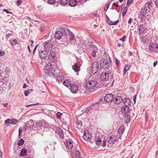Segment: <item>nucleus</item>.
<instances>
[{
	"mask_svg": "<svg viewBox=\"0 0 158 158\" xmlns=\"http://www.w3.org/2000/svg\"><path fill=\"white\" fill-rule=\"evenodd\" d=\"M45 28L44 27H42L41 28V30L42 32H43L44 31Z\"/></svg>",
	"mask_w": 158,
	"mask_h": 158,
	"instance_id": "63",
	"label": "nucleus"
},
{
	"mask_svg": "<svg viewBox=\"0 0 158 158\" xmlns=\"http://www.w3.org/2000/svg\"><path fill=\"white\" fill-rule=\"evenodd\" d=\"M80 157V153L79 151H76L75 154L76 158H79Z\"/></svg>",
	"mask_w": 158,
	"mask_h": 158,
	"instance_id": "44",
	"label": "nucleus"
},
{
	"mask_svg": "<svg viewBox=\"0 0 158 158\" xmlns=\"http://www.w3.org/2000/svg\"><path fill=\"white\" fill-rule=\"evenodd\" d=\"M111 73V71L109 70L108 72L103 73L100 76L101 79L103 81H105L108 79L109 74Z\"/></svg>",
	"mask_w": 158,
	"mask_h": 158,
	"instance_id": "6",
	"label": "nucleus"
},
{
	"mask_svg": "<svg viewBox=\"0 0 158 158\" xmlns=\"http://www.w3.org/2000/svg\"><path fill=\"white\" fill-rule=\"evenodd\" d=\"M5 54L4 52L3 51H0V56H3Z\"/></svg>",
	"mask_w": 158,
	"mask_h": 158,
	"instance_id": "59",
	"label": "nucleus"
},
{
	"mask_svg": "<svg viewBox=\"0 0 158 158\" xmlns=\"http://www.w3.org/2000/svg\"><path fill=\"white\" fill-rule=\"evenodd\" d=\"M127 10V7H126L123 10L122 12V16H124L126 14Z\"/></svg>",
	"mask_w": 158,
	"mask_h": 158,
	"instance_id": "42",
	"label": "nucleus"
},
{
	"mask_svg": "<svg viewBox=\"0 0 158 158\" xmlns=\"http://www.w3.org/2000/svg\"><path fill=\"white\" fill-rule=\"evenodd\" d=\"M126 38L125 35H124L122 38L120 39V40L123 41V42L125 41V39Z\"/></svg>",
	"mask_w": 158,
	"mask_h": 158,
	"instance_id": "58",
	"label": "nucleus"
},
{
	"mask_svg": "<svg viewBox=\"0 0 158 158\" xmlns=\"http://www.w3.org/2000/svg\"><path fill=\"white\" fill-rule=\"evenodd\" d=\"M110 4H106V6H105L104 8V10L105 11H106L107 9H108L109 6Z\"/></svg>",
	"mask_w": 158,
	"mask_h": 158,
	"instance_id": "51",
	"label": "nucleus"
},
{
	"mask_svg": "<svg viewBox=\"0 0 158 158\" xmlns=\"http://www.w3.org/2000/svg\"><path fill=\"white\" fill-rule=\"evenodd\" d=\"M123 127H121L118 130V133L119 135H122L124 132Z\"/></svg>",
	"mask_w": 158,
	"mask_h": 158,
	"instance_id": "36",
	"label": "nucleus"
},
{
	"mask_svg": "<svg viewBox=\"0 0 158 158\" xmlns=\"http://www.w3.org/2000/svg\"><path fill=\"white\" fill-rule=\"evenodd\" d=\"M156 44L153 43L150 44L149 47V49L152 52H156Z\"/></svg>",
	"mask_w": 158,
	"mask_h": 158,
	"instance_id": "22",
	"label": "nucleus"
},
{
	"mask_svg": "<svg viewBox=\"0 0 158 158\" xmlns=\"http://www.w3.org/2000/svg\"><path fill=\"white\" fill-rule=\"evenodd\" d=\"M75 125L78 129L82 127V122L81 121L79 120L78 118L76 119V121L75 123Z\"/></svg>",
	"mask_w": 158,
	"mask_h": 158,
	"instance_id": "20",
	"label": "nucleus"
},
{
	"mask_svg": "<svg viewBox=\"0 0 158 158\" xmlns=\"http://www.w3.org/2000/svg\"><path fill=\"white\" fill-rule=\"evenodd\" d=\"M100 65L103 69H107L110 67V61L107 59H102L100 60Z\"/></svg>",
	"mask_w": 158,
	"mask_h": 158,
	"instance_id": "3",
	"label": "nucleus"
},
{
	"mask_svg": "<svg viewBox=\"0 0 158 158\" xmlns=\"http://www.w3.org/2000/svg\"><path fill=\"white\" fill-rule=\"evenodd\" d=\"M99 64L97 61H95L92 64L91 67V73L95 74L99 69Z\"/></svg>",
	"mask_w": 158,
	"mask_h": 158,
	"instance_id": "4",
	"label": "nucleus"
},
{
	"mask_svg": "<svg viewBox=\"0 0 158 158\" xmlns=\"http://www.w3.org/2000/svg\"><path fill=\"white\" fill-rule=\"evenodd\" d=\"M39 103H36L35 104H30V105H27L26 106H25L26 107H29L30 106H33L34 105H39Z\"/></svg>",
	"mask_w": 158,
	"mask_h": 158,
	"instance_id": "50",
	"label": "nucleus"
},
{
	"mask_svg": "<svg viewBox=\"0 0 158 158\" xmlns=\"http://www.w3.org/2000/svg\"><path fill=\"white\" fill-rule=\"evenodd\" d=\"M148 114L147 113H146L145 115V121L146 122H147L148 121Z\"/></svg>",
	"mask_w": 158,
	"mask_h": 158,
	"instance_id": "55",
	"label": "nucleus"
},
{
	"mask_svg": "<svg viewBox=\"0 0 158 158\" xmlns=\"http://www.w3.org/2000/svg\"><path fill=\"white\" fill-rule=\"evenodd\" d=\"M130 68V66L129 65H127L124 67V71H125V72H126Z\"/></svg>",
	"mask_w": 158,
	"mask_h": 158,
	"instance_id": "43",
	"label": "nucleus"
},
{
	"mask_svg": "<svg viewBox=\"0 0 158 158\" xmlns=\"http://www.w3.org/2000/svg\"><path fill=\"white\" fill-rule=\"evenodd\" d=\"M83 137L86 140H89L91 138V135L88 130H86L84 131Z\"/></svg>",
	"mask_w": 158,
	"mask_h": 158,
	"instance_id": "13",
	"label": "nucleus"
},
{
	"mask_svg": "<svg viewBox=\"0 0 158 158\" xmlns=\"http://www.w3.org/2000/svg\"><path fill=\"white\" fill-rule=\"evenodd\" d=\"M38 46V45H36V46H35V48H34V49L33 50V55L34 54V53H35V52L36 51Z\"/></svg>",
	"mask_w": 158,
	"mask_h": 158,
	"instance_id": "57",
	"label": "nucleus"
},
{
	"mask_svg": "<svg viewBox=\"0 0 158 158\" xmlns=\"http://www.w3.org/2000/svg\"><path fill=\"white\" fill-rule=\"evenodd\" d=\"M153 4L151 2H148L145 4V7L146 8L150 9L153 6Z\"/></svg>",
	"mask_w": 158,
	"mask_h": 158,
	"instance_id": "28",
	"label": "nucleus"
},
{
	"mask_svg": "<svg viewBox=\"0 0 158 158\" xmlns=\"http://www.w3.org/2000/svg\"><path fill=\"white\" fill-rule=\"evenodd\" d=\"M44 49L45 51L48 53L51 52L52 49L51 44L47 42H45L44 45Z\"/></svg>",
	"mask_w": 158,
	"mask_h": 158,
	"instance_id": "7",
	"label": "nucleus"
},
{
	"mask_svg": "<svg viewBox=\"0 0 158 158\" xmlns=\"http://www.w3.org/2000/svg\"><path fill=\"white\" fill-rule=\"evenodd\" d=\"M22 132V130L21 129L19 128V136H20V135H21V133Z\"/></svg>",
	"mask_w": 158,
	"mask_h": 158,
	"instance_id": "61",
	"label": "nucleus"
},
{
	"mask_svg": "<svg viewBox=\"0 0 158 158\" xmlns=\"http://www.w3.org/2000/svg\"><path fill=\"white\" fill-rule=\"evenodd\" d=\"M145 31V26L142 24L139 26V34H144Z\"/></svg>",
	"mask_w": 158,
	"mask_h": 158,
	"instance_id": "21",
	"label": "nucleus"
},
{
	"mask_svg": "<svg viewBox=\"0 0 158 158\" xmlns=\"http://www.w3.org/2000/svg\"><path fill=\"white\" fill-rule=\"evenodd\" d=\"M33 89H30L29 90H27L26 91L24 92V94L25 96H27L28 95V94H30V93L32 91Z\"/></svg>",
	"mask_w": 158,
	"mask_h": 158,
	"instance_id": "40",
	"label": "nucleus"
},
{
	"mask_svg": "<svg viewBox=\"0 0 158 158\" xmlns=\"http://www.w3.org/2000/svg\"><path fill=\"white\" fill-rule=\"evenodd\" d=\"M69 35V39L70 40L72 41L74 40L75 37L72 32H71Z\"/></svg>",
	"mask_w": 158,
	"mask_h": 158,
	"instance_id": "35",
	"label": "nucleus"
},
{
	"mask_svg": "<svg viewBox=\"0 0 158 158\" xmlns=\"http://www.w3.org/2000/svg\"><path fill=\"white\" fill-rule=\"evenodd\" d=\"M155 3L156 6H158V0H156L155 2Z\"/></svg>",
	"mask_w": 158,
	"mask_h": 158,
	"instance_id": "64",
	"label": "nucleus"
},
{
	"mask_svg": "<svg viewBox=\"0 0 158 158\" xmlns=\"http://www.w3.org/2000/svg\"><path fill=\"white\" fill-rule=\"evenodd\" d=\"M136 95H135L134 96L133 101L135 103L136 101Z\"/></svg>",
	"mask_w": 158,
	"mask_h": 158,
	"instance_id": "60",
	"label": "nucleus"
},
{
	"mask_svg": "<svg viewBox=\"0 0 158 158\" xmlns=\"http://www.w3.org/2000/svg\"><path fill=\"white\" fill-rule=\"evenodd\" d=\"M17 41L16 40H14L12 41L11 44L13 45H15L17 44Z\"/></svg>",
	"mask_w": 158,
	"mask_h": 158,
	"instance_id": "49",
	"label": "nucleus"
},
{
	"mask_svg": "<svg viewBox=\"0 0 158 158\" xmlns=\"http://www.w3.org/2000/svg\"><path fill=\"white\" fill-rule=\"evenodd\" d=\"M60 30L66 36L68 35L71 32L68 28L65 27H62Z\"/></svg>",
	"mask_w": 158,
	"mask_h": 158,
	"instance_id": "14",
	"label": "nucleus"
},
{
	"mask_svg": "<svg viewBox=\"0 0 158 158\" xmlns=\"http://www.w3.org/2000/svg\"><path fill=\"white\" fill-rule=\"evenodd\" d=\"M60 3L63 6H65L67 2V0H60Z\"/></svg>",
	"mask_w": 158,
	"mask_h": 158,
	"instance_id": "37",
	"label": "nucleus"
},
{
	"mask_svg": "<svg viewBox=\"0 0 158 158\" xmlns=\"http://www.w3.org/2000/svg\"><path fill=\"white\" fill-rule=\"evenodd\" d=\"M4 91L3 88L2 87H0V94L2 93Z\"/></svg>",
	"mask_w": 158,
	"mask_h": 158,
	"instance_id": "54",
	"label": "nucleus"
},
{
	"mask_svg": "<svg viewBox=\"0 0 158 158\" xmlns=\"http://www.w3.org/2000/svg\"><path fill=\"white\" fill-rule=\"evenodd\" d=\"M67 147L69 149H72L73 147V142L71 140H66Z\"/></svg>",
	"mask_w": 158,
	"mask_h": 158,
	"instance_id": "18",
	"label": "nucleus"
},
{
	"mask_svg": "<svg viewBox=\"0 0 158 158\" xmlns=\"http://www.w3.org/2000/svg\"><path fill=\"white\" fill-rule=\"evenodd\" d=\"M56 78V80L58 81L59 83H60V81L61 82L62 80V77H59V78L58 77H57Z\"/></svg>",
	"mask_w": 158,
	"mask_h": 158,
	"instance_id": "53",
	"label": "nucleus"
},
{
	"mask_svg": "<svg viewBox=\"0 0 158 158\" xmlns=\"http://www.w3.org/2000/svg\"><path fill=\"white\" fill-rule=\"evenodd\" d=\"M132 2V0H128L127 2V5L129 6L131 5Z\"/></svg>",
	"mask_w": 158,
	"mask_h": 158,
	"instance_id": "47",
	"label": "nucleus"
},
{
	"mask_svg": "<svg viewBox=\"0 0 158 158\" xmlns=\"http://www.w3.org/2000/svg\"><path fill=\"white\" fill-rule=\"evenodd\" d=\"M122 101V98L121 96H117L116 98L114 103L116 104H118L120 103Z\"/></svg>",
	"mask_w": 158,
	"mask_h": 158,
	"instance_id": "27",
	"label": "nucleus"
},
{
	"mask_svg": "<svg viewBox=\"0 0 158 158\" xmlns=\"http://www.w3.org/2000/svg\"><path fill=\"white\" fill-rule=\"evenodd\" d=\"M52 64L49 63L46 66L44 67V72L46 75L49 76H54V72L55 71V69L52 67Z\"/></svg>",
	"mask_w": 158,
	"mask_h": 158,
	"instance_id": "2",
	"label": "nucleus"
},
{
	"mask_svg": "<svg viewBox=\"0 0 158 158\" xmlns=\"http://www.w3.org/2000/svg\"><path fill=\"white\" fill-rule=\"evenodd\" d=\"M140 17L141 18V22L143 23H144L145 22V17H144V16H143V17L142 16H140Z\"/></svg>",
	"mask_w": 158,
	"mask_h": 158,
	"instance_id": "52",
	"label": "nucleus"
},
{
	"mask_svg": "<svg viewBox=\"0 0 158 158\" xmlns=\"http://www.w3.org/2000/svg\"><path fill=\"white\" fill-rule=\"evenodd\" d=\"M113 98V96L111 94H106L104 97V100L107 102H112Z\"/></svg>",
	"mask_w": 158,
	"mask_h": 158,
	"instance_id": "10",
	"label": "nucleus"
},
{
	"mask_svg": "<svg viewBox=\"0 0 158 158\" xmlns=\"http://www.w3.org/2000/svg\"><path fill=\"white\" fill-rule=\"evenodd\" d=\"M48 56V59L50 61L53 62L56 58V55L54 52L51 51L50 52Z\"/></svg>",
	"mask_w": 158,
	"mask_h": 158,
	"instance_id": "11",
	"label": "nucleus"
},
{
	"mask_svg": "<svg viewBox=\"0 0 158 158\" xmlns=\"http://www.w3.org/2000/svg\"><path fill=\"white\" fill-rule=\"evenodd\" d=\"M95 140V143L98 146L101 145V146L104 147L106 146V142L105 141L103 140V143H102V139L100 137H97V138H96Z\"/></svg>",
	"mask_w": 158,
	"mask_h": 158,
	"instance_id": "8",
	"label": "nucleus"
},
{
	"mask_svg": "<svg viewBox=\"0 0 158 158\" xmlns=\"http://www.w3.org/2000/svg\"><path fill=\"white\" fill-rule=\"evenodd\" d=\"M24 142V140L23 139H21L18 142V144L19 146H22Z\"/></svg>",
	"mask_w": 158,
	"mask_h": 158,
	"instance_id": "38",
	"label": "nucleus"
},
{
	"mask_svg": "<svg viewBox=\"0 0 158 158\" xmlns=\"http://www.w3.org/2000/svg\"><path fill=\"white\" fill-rule=\"evenodd\" d=\"M87 45L89 47H93L94 48H95L94 46H93V43L92 42H89L87 43Z\"/></svg>",
	"mask_w": 158,
	"mask_h": 158,
	"instance_id": "46",
	"label": "nucleus"
},
{
	"mask_svg": "<svg viewBox=\"0 0 158 158\" xmlns=\"http://www.w3.org/2000/svg\"><path fill=\"white\" fill-rule=\"evenodd\" d=\"M123 102L124 106H129L131 104L130 100L128 98L124 99Z\"/></svg>",
	"mask_w": 158,
	"mask_h": 158,
	"instance_id": "24",
	"label": "nucleus"
},
{
	"mask_svg": "<svg viewBox=\"0 0 158 158\" xmlns=\"http://www.w3.org/2000/svg\"><path fill=\"white\" fill-rule=\"evenodd\" d=\"M32 128V126L30 125L28 123H27L26 125L24 127V129L25 131H26L27 130H30Z\"/></svg>",
	"mask_w": 158,
	"mask_h": 158,
	"instance_id": "31",
	"label": "nucleus"
},
{
	"mask_svg": "<svg viewBox=\"0 0 158 158\" xmlns=\"http://www.w3.org/2000/svg\"><path fill=\"white\" fill-rule=\"evenodd\" d=\"M98 83L97 81L95 80L89 81L86 84L87 90L89 92L93 91Z\"/></svg>",
	"mask_w": 158,
	"mask_h": 158,
	"instance_id": "1",
	"label": "nucleus"
},
{
	"mask_svg": "<svg viewBox=\"0 0 158 158\" xmlns=\"http://www.w3.org/2000/svg\"><path fill=\"white\" fill-rule=\"evenodd\" d=\"M118 22L119 20H117L113 22L112 20H110L109 21H107V23L110 25H115Z\"/></svg>",
	"mask_w": 158,
	"mask_h": 158,
	"instance_id": "34",
	"label": "nucleus"
},
{
	"mask_svg": "<svg viewBox=\"0 0 158 158\" xmlns=\"http://www.w3.org/2000/svg\"><path fill=\"white\" fill-rule=\"evenodd\" d=\"M56 132L59 135L60 137L62 138L64 137V134L63 130L59 127H57L56 128Z\"/></svg>",
	"mask_w": 158,
	"mask_h": 158,
	"instance_id": "19",
	"label": "nucleus"
},
{
	"mask_svg": "<svg viewBox=\"0 0 158 158\" xmlns=\"http://www.w3.org/2000/svg\"><path fill=\"white\" fill-rule=\"evenodd\" d=\"M48 52L44 50L39 51V56L41 59L46 58Z\"/></svg>",
	"mask_w": 158,
	"mask_h": 158,
	"instance_id": "9",
	"label": "nucleus"
},
{
	"mask_svg": "<svg viewBox=\"0 0 158 158\" xmlns=\"http://www.w3.org/2000/svg\"><path fill=\"white\" fill-rule=\"evenodd\" d=\"M130 110L129 106H124L122 107L121 112L124 114H126L129 112Z\"/></svg>",
	"mask_w": 158,
	"mask_h": 158,
	"instance_id": "17",
	"label": "nucleus"
},
{
	"mask_svg": "<svg viewBox=\"0 0 158 158\" xmlns=\"http://www.w3.org/2000/svg\"><path fill=\"white\" fill-rule=\"evenodd\" d=\"M117 140V139L116 136L114 135H112L110 137H108L107 138V141L109 143L108 144V146L109 147L112 146L113 144L116 142Z\"/></svg>",
	"mask_w": 158,
	"mask_h": 158,
	"instance_id": "5",
	"label": "nucleus"
},
{
	"mask_svg": "<svg viewBox=\"0 0 158 158\" xmlns=\"http://www.w3.org/2000/svg\"><path fill=\"white\" fill-rule=\"evenodd\" d=\"M78 86L75 85H72L70 86V90L72 93H76L78 90Z\"/></svg>",
	"mask_w": 158,
	"mask_h": 158,
	"instance_id": "16",
	"label": "nucleus"
},
{
	"mask_svg": "<svg viewBox=\"0 0 158 158\" xmlns=\"http://www.w3.org/2000/svg\"><path fill=\"white\" fill-rule=\"evenodd\" d=\"M62 115V114L61 113L59 112H57V114H56V116L57 118L58 119H61L60 116Z\"/></svg>",
	"mask_w": 158,
	"mask_h": 158,
	"instance_id": "45",
	"label": "nucleus"
},
{
	"mask_svg": "<svg viewBox=\"0 0 158 158\" xmlns=\"http://www.w3.org/2000/svg\"><path fill=\"white\" fill-rule=\"evenodd\" d=\"M42 123L41 122H37L35 123V126L36 127H40L42 126Z\"/></svg>",
	"mask_w": 158,
	"mask_h": 158,
	"instance_id": "41",
	"label": "nucleus"
},
{
	"mask_svg": "<svg viewBox=\"0 0 158 158\" xmlns=\"http://www.w3.org/2000/svg\"><path fill=\"white\" fill-rule=\"evenodd\" d=\"M63 33L60 31H57L55 32V38L59 40L62 37Z\"/></svg>",
	"mask_w": 158,
	"mask_h": 158,
	"instance_id": "15",
	"label": "nucleus"
},
{
	"mask_svg": "<svg viewBox=\"0 0 158 158\" xmlns=\"http://www.w3.org/2000/svg\"><path fill=\"white\" fill-rule=\"evenodd\" d=\"M100 102V101H99L98 102H97L95 103V104L93 105L92 106H91L89 107H88L87 108H86V110H85V112L87 113H90L91 112V110L92 109H93V108H92L91 107V106L92 107H93L94 105L96 104H97L99 102Z\"/></svg>",
	"mask_w": 158,
	"mask_h": 158,
	"instance_id": "23",
	"label": "nucleus"
},
{
	"mask_svg": "<svg viewBox=\"0 0 158 158\" xmlns=\"http://www.w3.org/2000/svg\"><path fill=\"white\" fill-rule=\"evenodd\" d=\"M63 84L67 87H69L71 85V82L69 80H66L64 81Z\"/></svg>",
	"mask_w": 158,
	"mask_h": 158,
	"instance_id": "25",
	"label": "nucleus"
},
{
	"mask_svg": "<svg viewBox=\"0 0 158 158\" xmlns=\"http://www.w3.org/2000/svg\"><path fill=\"white\" fill-rule=\"evenodd\" d=\"M3 10L6 12L7 13H10V14H12V12H10L9 11L7 10V9H4Z\"/></svg>",
	"mask_w": 158,
	"mask_h": 158,
	"instance_id": "56",
	"label": "nucleus"
},
{
	"mask_svg": "<svg viewBox=\"0 0 158 158\" xmlns=\"http://www.w3.org/2000/svg\"><path fill=\"white\" fill-rule=\"evenodd\" d=\"M156 52H158V44H156Z\"/></svg>",
	"mask_w": 158,
	"mask_h": 158,
	"instance_id": "62",
	"label": "nucleus"
},
{
	"mask_svg": "<svg viewBox=\"0 0 158 158\" xmlns=\"http://www.w3.org/2000/svg\"><path fill=\"white\" fill-rule=\"evenodd\" d=\"M18 122V120L16 119L12 118L11 119H7L6 120H5L4 122V124H7L10 123V124H12L15 125Z\"/></svg>",
	"mask_w": 158,
	"mask_h": 158,
	"instance_id": "12",
	"label": "nucleus"
},
{
	"mask_svg": "<svg viewBox=\"0 0 158 158\" xmlns=\"http://www.w3.org/2000/svg\"><path fill=\"white\" fill-rule=\"evenodd\" d=\"M72 69L76 72H78L80 70V67L78 66L77 64V63L73 65L72 66Z\"/></svg>",
	"mask_w": 158,
	"mask_h": 158,
	"instance_id": "30",
	"label": "nucleus"
},
{
	"mask_svg": "<svg viewBox=\"0 0 158 158\" xmlns=\"http://www.w3.org/2000/svg\"><path fill=\"white\" fill-rule=\"evenodd\" d=\"M69 2V5L72 7L75 6L77 4V2L76 0H70Z\"/></svg>",
	"mask_w": 158,
	"mask_h": 158,
	"instance_id": "26",
	"label": "nucleus"
},
{
	"mask_svg": "<svg viewBox=\"0 0 158 158\" xmlns=\"http://www.w3.org/2000/svg\"><path fill=\"white\" fill-rule=\"evenodd\" d=\"M22 2L21 0H17L16 2V4L18 6H19L21 3Z\"/></svg>",
	"mask_w": 158,
	"mask_h": 158,
	"instance_id": "48",
	"label": "nucleus"
},
{
	"mask_svg": "<svg viewBox=\"0 0 158 158\" xmlns=\"http://www.w3.org/2000/svg\"><path fill=\"white\" fill-rule=\"evenodd\" d=\"M27 150L24 148H23L20 152V155L21 156H26L27 153Z\"/></svg>",
	"mask_w": 158,
	"mask_h": 158,
	"instance_id": "33",
	"label": "nucleus"
},
{
	"mask_svg": "<svg viewBox=\"0 0 158 158\" xmlns=\"http://www.w3.org/2000/svg\"><path fill=\"white\" fill-rule=\"evenodd\" d=\"M94 49H92V55L93 56L95 57L96 56V54L97 51V49L96 48H94Z\"/></svg>",
	"mask_w": 158,
	"mask_h": 158,
	"instance_id": "39",
	"label": "nucleus"
},
{
	"mask_svg": "<svg viewBox=\"0 0 158 158\" xmlns=\"http://www.w3.org/2000/svg\"><path fill=\"white\" fill-rule=\"evenodd\" d=\"M125 120L127 123H129L130 122V116L129 115L126 114L125 116Z\"/></svg>",
	"mask_w": 158,
	"mask_h": 158,
	"instance_id": "32",
	"label": "nucleus"
},
{
	"mask_svg": "<svg viewBox=\"0 0 158 158\" xmlns=\"http://www.w3.org/2000/svg\"><path fill=\"white\" fill-rule=\"evenodd\" d=\"M147 9L146 8H144L143 9H142L140 11V16L142 15L143 16H145L146 15L147 12Z\"/></svg>",
	"mask_w": 158,
	"mask_h": 158,
	"instance_id": "29",
	"label": "nucleus"
}]
</instances>
